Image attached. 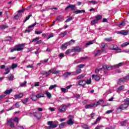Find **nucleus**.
Instances as JSON below:
<instances>
[{
  "mask_svg": "<svg viewBox=\"0 0 129 129\" xmlns=\"http://www.w3.org/2000/svg\"><path fill=\"white\" fill-rule=\"evenodd\" d=\"M39 37H36L35 38H34L32 40V42H37V41H39Z\"/></svg>",
  "mask_w": 129,
  "mask_h": 129,
  "instance_id": "338daca9",
  "label": "nucleus"
},
{
  "mask_svg": "<svg viewBox=\"0 0 129 129\" xmlns=\"http://www.w3.org/2000/svg\"><path fill=\"white\" fill-rule=\"evenodd\" d=\"M71 72H66V73H64L63 75V76L64 78H68L69 76H71Z\"/></svg>",
  "mask_w": 129,
  "mask_h": 129,
  "instance_id": "6ab92c4d",
  "label": "nucleus"
},
{
  "mask_svg": "<svg viewBox=\"0 0 129 129\" xmlns=\"http://www.w3.org/2000/svg\"><path fill=\"white\" fill-rule=\"evenodd\" d=\"M27 84V82L25 81L23 83L20 84L21 87H23V86H26V85Z\"/></svg>",
  "mask_w": 129,
  "mask_h": 129,
  "instance_id": "052dcab7",
  "label": "nucleus"
},
{
  "mask_svg": "<svg viewBox=\"0 0 129 129\" xmlns=\"http://www.w3.org/2000/svg\"><path fill=\"white\" fill-rule=\"evenodd\" d=\"M117 34H120L121 35H123L124 36H126L127 34H128V30H120L118 31Z\"/></svg>",
  "mask_w": 129,
  "mask_h": 129,
  "instance_id": "1a4fd4ad",
  "label": "nucleus"
},
{
  "mask_svg": "<svg viewBox=\"0 0 129 129\" xmlns=\"http://www.w3.org/2000/svg\"><path fill=\"white\" fill-rule=\"evenodd\" d=\"M81 127L83 128H85V129H89V127H88V125H87V124H84V125H82Z\"/></svg>",
  "mask_w": 129,
  "mask_h": 129,
  "instance_id": "49530a36",
  "label": "nucleus"
},
{
  "mask_svg": "<svg viewBox=\"0 0 129 129\" xmlns=\"http://www.w3.org/2000/svg\"><path fill=\"white\" fill-rule=\"evenodd\" d=\"M29 114L30 116H34V117H36L37 119H40L41 117H42V114H40V112H29Z\"/></svg>",
  "mask_w": 129,
  "mask_h": 129,
  "instance_id": "7ed1b4c3",
  "label": "nucleus"
},
{
  "mask_svg": "<svg viewBox=\"0 0 129 129\" xmlns=\"http://www.w3.org/2000/svg\"><path fill=\"white\" fill-rule=\"evenodd\" d=\"M18 67V64L17 63H13L11 67L12 69H15Z\"/></svg>",
  "mask_w": 129,
  "mask_h": 129,
  "instance_id": "09e8293b",
  "label": "nucleus"
},
{
  "mask_svg": "<svg viewBox=\"0 0 129 129\" xmlns=\"http://www.w3.org/2000/svg\"><path fill=\"white\" fill-rule=\"evenodd\" d=\"M126 124H127V120L123 121L120 122V125L121 126H123V125H126Z\"/></svg>",
  "mask_w": 129,
  "mask_h": 129,
  "instance_id": "473e14b6",
  "label": "nucleus"
},
{
  "mask_svg": "<svg viewBox=\"0 0 129 129\" xmlns=\"http://www.w3.org/2000/svg\"><path fill=\"white\" fill-rule=\"evenodd\" d=\"M10 70H11V69H10V68H7L5 69V71L6 72L4 73V75H7V74H9V73H10Z\"/></svg>",
  "mask_w": 129,
  "mask_h": 129,
  "instance_id": "c85d7f7f",
  "label": "nucleus"
},
{
  "mask_svg": "<svg viewBox=\"0 0 129 129\" xmlns=\"http://www.w3.org/2000/svg\"><path fill=\"white\" fill-rule=\"evenodd\" d=\"M64 20V16H57L56 17V19H55V21H63Z\"/></svg>",
  "mask_w": 129,
  "mask_h": 129,
  "instance_id": "a211bd4d",
  "label": "nucleus"
},
{
  "mask_svg": "<svg viewBox=\"0 0 129 129\" xmlns=\"http://www.w3.org/2000/svg\"><path fill=\"white\" fill-rule=\"evenodd\" d=\"M35 25H37V23L36 22L33 24L28 26V28L25 30V33H30V32H32L33 29H32L31 28H34Z\"/></svg>",
  "mask_w": 129,
  "mask_h": 129,
  "instance_id": "0eeeda50",
  "label": "nucleus"
},
{
  "mask_svg": "<svg viewBox=\"0 0 129 129\" xmlns=\"http://www.w3.org/2000/svg\"><path fill=\"white\" fill-rule=\"evenodd\" d=\"M97 23H98V21L97 20H96V19L93 20L91 21V25L92 26H93V25H95V24H97Z\"/></svg>",
  "mask_w": 129,
  "mask_h": 129,
  "instance_id": "f704fd0d",
  "label": "nucleus"
},
{
  "mask_svg": "<svg viewBox=\"0 0 129 129\" xmlns=\"http://www.w3.org/2000/svg\"><path fill=\"white\" fill-rule=\"evenodd\" d=\"M67 124V122H62L61 124L59 125V127L60 128H62V127H63V126H65Z\"/></svg>",
  "mask_w": 129,
  "mask_h": 129,
  "instance_id": "72a5a7b5",
  "label": "nucleus"
},
{
  "mask_svg": "<svg viewBox=\"0 0 129 129\" xmlns=\"http://www.w3.org/2000/svg\"><path fill=\"white\" fill-rule=\"evenodd\" d=\"M69 45V43H68V42H67L66 43L62 44L61 48L62 50H66V49H67V47H68Z\"/></svg>",
  "mask_w": 129,
  "mask_h": 129,
  "instance_id": "f3484780",
  "label": "nucleus"
},
{
  "mask_svg": "<svg viewBox=\"0 0 129 129\" xmlns=\"http://www.w3.org/2000/svg\"><path fill=\"white\" fill-rule=\"evenodd\" d=\"M9 26L8 25H3L0 27L1 30H5V29H8Z\"/></svg>",
  "mask_w": 129,
  "mask_h": 129,
  "instance_id": "a878e982",
  "label": "nucleus"
},
{
  "mask_svg": "<svg viewBox=\"0 0 129 129\" xmlns=\"http://www.w3.org/2000/svg\"><path fill=\"white\" fill-rule=\"evenodd\" d=\"M85 66V64H79L77 66V68H79V69H81V68H83Z\"/></svg>",
  "mask_w": 129,
  "mask_h": 129,
  "instance_id": "79ce46f5",
  "label": "nucleus"
},
{
  "mask_svg": "<svg viewBox=\"0 0 129 129\" xmlns=\"http://www.w3.org/2000/svg\"><path fill=\"white\" fill-rule=\"evenodd\" d=\"M60 90L62 91V92H63V93H66V90H67L66 88H61Z\"/></svg>",
  "mask_w": 129,
  "mask_h": 129,
  "instance_id": "0e129e2a",
  "label": "nucleus"
},
{
  "mask_svg": "<svg viewBox=\"0 0 129 129\" xmlns=\"http://www.w3.org/2000/svg\"><path fill=\"white\" fill-rule=\"evenodd\" d=\"M13 92V89H10V90H6L5 92H4V94H11V93H12V92Z\"/></svg>",
  "mask_w": 129,
  "mask_h": 129,
  "instance_id": "4be33fe9",
  "label": "nucleus"
},
{
  "mask_svg": "<svg viewBox=\"0 0 129 129\" xmlns=\"http://www.w3.org/2000/svg\"><path fill=\"white\" fill-rule=\"evenodd\" d=\"M78 85H80V86H82V87H84L85 85H86V81L84 80H81L79 81L78 83Z\"/></svg>",
  "mask_w": 129,
  "mask_h": 129,
  "instance_id": "9b49d317",
  "label": "nucleus"
},
{
  "mask_svg": "<svg viewBox=\"0 0 129 129\" xmlns=\"http://www.w3.org/2000/svg\"><path fill=\"white\" fill-rule=\"evenodd\" d=\"M124 89V86L122 85V86H120L119 88H117V91L119 92V91H121V90H122V89Z\"/></svg>",
  "mask_w": 129,
  "mask_h": 129,
  "instance_id": "c9c22d12",
  "label": "nucleus"
},
{
  "mask_svg": "<svg viewBox=\"0 0 129 129\" xmlns=\"http://www.w3.org/2000/svg\"><path fill=\"white\" fill-rule=\"evenodd\" d=\"M56 87H57V85H51L49 87V90H52V89H54Z\"/></svg>",
  "mask_w": 129,
  "mask_h": 129,
  "instance_id": "58836bf2",
  "label": "nucleus"
},
{
  "mask_svg": "<svg viewBox=\"0 0 129 129\" xmlns=\"http://www.w3.org/2000/svg\"><path fill=\"white\" fill-rule=\"evenodd\" d=\"M104 101L103 99L99 100L96 103H94L91 104L86 105L85 107V108H86V109H88V108H92L93 107H96V106L100 105L101 102L103 103Z\"/></svg>",
  "mask_w": 129,
  "mask_h": 129,
  "instance_id": "f257e3e1",
  "label": "nucleus"
},
{
  "mask_svg": "<svg viewBox=\"0 0 129 129\" xmlns=\"http://www.w3.org/2000/svg\"><path fill=\"white\" fill-rule=\"evenodd\" d=\"M59 73H60V71H55V69H54L52 74H59Z\"/></svg>",
  "mask_w": 129,
  "mask_h": 129,
  "instance_id": "6e6d98bb",
  "label": "nucleus"
},
{
  "mask_svg": "<svg viewBox=\"0 0 129 129\" xmlns=\"http://www.w3.org/2000/svg\"><path fill=\"white\" fill-rule=\"evenodd\" d=\"M86 84H91V79H87L86 81Z\"/></svg>",
  "mask_w": 129,
  "mask_h": 129,
  "instance_id": "8fccbe9b",
  "label": "nucleus"
},
{
  "mask_svg": "<svg viewBox=\"0 0 129 129\" xmlns=\"http://www.w3.org/2000/svg\"><path fill=\"white\" fill-rule=\"evenodd\" d=\"M101 54V51L100 50H98L96 51V52H95V56H99Z\"/></svg>",
  "mask_w": 129,
  "mask_h": 129,
  "instance_id": "ea45409f",
  "label": "nucleus"
},
{
  "mask_svg": "<svg viewBox=\"0 0 129 129\" xmlns=\"http://www.w3.org/2000/svg\"><path fill=\"white\" fill-rule=\"evenodd\" d=\"M43 33V31H35V34L36 35H40V34H42Z\"/></svg>",
  "mask_w": 129,
  "mask_h": 129,
  "instance_id": "69168bd1",
  "label": "nucleus"
},
{
  "mask_svg": "<svg viewBox=\"0 0 129 129\" xmlns=\"http://www.w3.org/2000/svg\"><path fill=\"white\" fill-rule=\"evenodd\" d=\"M75 8H76V6L75 5H69L68 7L66 8L65 10L67 11L68 9H71L72 11H74V10H75Z\"/></svg>",
  "mask_w": 129,
  "mask_h": 129,
  "instance_id": "f8f14e48",
  "label": "nucleus"
},
{
  "mask_svg": "<svg viewBox=\"0 0 129 129\" xmlns=\"http://www.w3.org/2000/svg\"><path fill=\"white\" fill-rule=\"evenodd\" d=\"M85 77V74H82L76 77L77 80H79V79H83V78H84Z\"/></svg>",
  "mask_w": 129,
  "mask_h": 129,
  "instance_id": "2eb2a0df",
  "label": "nucleus"
},
{
  "mask_svg": "<svg viewBox=\"0 0 129 129\" xmlns=\"http://www.w3.org/2000/svg\"><path fill=\"white\" fill-rule=\"evenodd\" d=\"M101 48L102 50H103V49H104V48H105V43H101Z\"/></svg>",
  "mask_w": 129,
  "mask_h": 129,
  "instance_id": "bf43d9fd",
  "label": "nucleus"
},
{
  "mask_svg": "<svg viewBox=\"0 0 129 129\" xmlns=\"http://www.w3.org/2000/svg\"><path fill=\"white\" fill-rule=\"evenodd\" d=\"M90 3L91 4H93V5H97L98 4V2H97L96 1H90Z\"/></svg>",
  "mask_w": 129,
  "mask_h": 129,
  "instance_id": "13d9d810",
  "label": "nucleus"
},
{
  "mask_svg": "<svg viewBox=\"0 0 129 129\" xmlns=\"http://www.w3.org/2000/svg\"><path fill=\"white\" fill-rule=\"evenodd\" d=\"M23 96H24V94H23V93H20L18 95H15L14 96V97H15V98H16V99H18V98H22V97H23Z\"/></svg>",
  "mask_w": 129,
  "mask_h": 129,
  "instance_id": "5701e85b",
  "label": "nucleus"
},
{
  "mask_svg": "<svg viewBox=\"0 0 129 129\" xmlns=\"http://www.w3.org/2000/svg\"><path fill=\"white\" fill-rule=\"evenodd\" d=\"M124 78H125V80H126H126H129V74L124 77Z\"/></svg>",
  "mask_w": 129,
  "mask_h": 129,
  "instance_id": "774afa93",
  "label": "nucleus"
},
{
  "mask_svg": "<svg viewBox=\"0 0 129 129\" xmlns=\"http://www.w3.org/2000/svg\"><path fill=\"white\" fill-rule=\"evenodd\" d=\"M123 62H120L117 64L115 65V67L116 68H118V67H120V66H122V65H123Z\"/></svg>",
  "mask_w": 129,
  "mask_h": 129,
  "instance_id": "c03bdc74",
  "label": "nucleus"
},
{
  "mask_svg": "<svg viewBox=\"0 0 129 129\" xmlns=\"http://www.w3.org/2000/svg\"><path fill=\"white\" fill-rule=\"evenodd\" d=\"M125 81H126L124 78H121L118 80V84L120 85V84H121L122 83H124V82H125Z\"/></svg>",
  "mask_w": 129,
  "mask_h": 129,
  "instance_id": "4468645a",
  "label": "nucleus"
},
{
  "mask_svg": "<svg viewBox=\"0 0 129 129\" xmlns=\"http://www.w3.org/2000/svg\"><path fill=\"white\" fill-rule=\"evenodd\" d=\"M24 46H25V44L24 43L15 45L17 51H22V50H24Z\"/></svg>",
  "mask_w": 129,
  "mask_h": 129,
  "instance_id": "423d86ee",
  "label": "nucleus"
},
{
  "mask_svg": "<svg viewBox=\"0 0 129 129\" xmlns=\"http://www.w3.org/2000/svg\"><path fill=\"white\" fill-rule=\"evenodd\" d=\"M67 35V32L66 31H64L63 33H61L59 34V36L60 38H63V37H65Z\"/></svg>",
  "mask_w": 129,
  "mask_h": 129,
  "instance_id": "2f4dec72",
  "label": "nucleus"
},
{
  "mask_svg": "<svg viewBox=\"0 0 129 129\" xmlns=\"http://www.w3.org/2000/svg\"><path fill=\"white\" fill-rule=\"evenodd\" d=\"M22 103H23V104H26V103H27V102H28V101H29V98H25L23 100H22Z\"/></svg>",
  "mask_w": 129,
  "mask_h": 129,
  "instance_id": "4c0bfd02",
  "label": "nucleus"
},
{
  "mask_svg": "<svg viewBox=\"0 0 129 129\" xmlns=\"http://www.w3.org/2000/svg\"><path fill=\"white\" fill-rule=\"evenodd\" d=\"M15 51H17V48L16 47V46H15L14 48L11 49L10 52L13 53V52H15Z\"/></svg>",
  "mask_w": 129,
  "mask_h": 129,
  "instance_id": "e2e57ef3",
  "label": "nucleus"
},
{
  "mask_svg": "<svg viewBox=\"0 0 129 129\" xmlns=\"http://www.w3.org/2000/svg\"><path fill=\"white\" fill-rule=\"evenodd\" d=\"M69 106H70V104H69L68 105L62 104L58 107V109L59 112H65Z\"/></svg>",
  "mask_w": 129,
  "mask_h": 129,
  "instance_id": "f03ea898",
  "label": "nucleus"
},
{
  "mask_svg": "<svg viewBox=\"0 0 129 129\" xmlns=\"http://www.w3.org/2000/svg\"><path fill=\"white\" fill-rule=\"evenodd\" d=\"M54 37V33H51L48 37H47V40H49L50 38H53Z\"/></svg>",
  "mask_w": 129,
  "mask_h": 129,
  "instance_id": "5fc2aeb1",
  "label": "nucleus"
},
{
  "mask_svg": "<svg viewBox=\"0 0 129 129\" xmlns=\"http://www.w3.org/2000/svg\"><path fill=\"white\" fill-rule=\"evenodd\" d=\"M15 51H17V48L16 47V46H15L14 48L11 49L10 52L13 53V52H15Z\"/></svg>",
  "mask_w": 129,
  "mask_h": 129,
  "instance_id": "680f3d73",
  "label": "nucleus"
},
{
  "mask_svg": "<svg viewBox=\"0 0 129 129\" xmlns=\"http://www.w3.org/2000/svg\"><path fill=\"white\" fill-rule=\"evenodd\" d=\"M85 13V10H77L75 12H74V14H76V15L78 14H81V13Z\"/></svg>",
  "mask_w": 129,
  "mask_h": 129,
  "instance_id": "393cba45",
  "label": "nucleus"
},
{
  "mask_svg": "<svg viewBox=\"0 0 129 129\" xmlns=\"http://www.w3.org/2000/svg\"><path fill=\"white\" fill-rule=\"evenodd\" d=\"M7 125H9L10 127H15V124L13 122V118L7 121Z\"/></svg>",
  "mask_w": 129,
  "mask_h": 129,
  "instance_id": "6e6552de",
  "label": "nucleus"
},
{
  "mask_svg": "<svg viewBox=\"0 0 129 129\" xmlns=\"http://www.w3.org/2000/svg\"><path fill=\"white\" fill-rule=\"evenodd\" d=\"M35 96H36V98H37V99H39V98L44 97V94L43 93H38Z\"/></svg>",
  "mask_w": 129,
  "mask_h": 129,
  "instance_id": "412c9836",
  "label": "nucleus"
},
{
  "mask_svg": "<svg viewBox=\"0 0 129 129\" xmlns=\"http://www.w3.org/2000/svg\"><path fill=\"white\" fill-rule=\"evenodd\" d=\"M19 17H22V13H19L17 15L15 16V18L16 20H18L19 19Z\"/></svg>",
  "mask_w": 129,
  "mask_h": 129,
  "instance_id": "a19ab883",
  "label": "nucleus"
},
{
  "mask_svg": "<svg viewBox=\"0 0 129 129\" xmlns=\"http://www.w3.org/2000/svg\"><path fill=\"white\" fill-rule=\"evenodd\" d=\"M32 14L28 15V16L26 17V19L24 20V23H26V21H28V20H29V19H30V18H31V17H32Z\"/></svg>",
  "mask_w": 129,
  "mask_h": 129,
  "instance_id": "3c124183",
  "label": "nucleus"
},
{
  "mask_svg": "<svg viewBox=\"0 0 129 129\" xmlns=\"http://www.w3.org/2000/svg\"><path fill=\"white\" fill-rule=\"evenodd\" d=\"M81 61L79 59H77L74 61L73 64H78L79 63H81Z\"/></svg>",
  "mask_w": 129,
  "mask_h": 129,
  "instance_id": "4d7b16f0",
  "label": "nucleus"
},
{
  "mask_svg": "<svg viewBox=\"0 0 129 129\" xmlns=\"http://www.w3.org/2000/svg\"><path fill=\"white\" fill-rule=\"evenodd\" d=\"M93 43V41H89L88 43L86 44V46H89L90 45H92Z\"/></svg>",
  "mask_w": 129,
  "mask_h": 129,
  "instance_id": "864d4df0",
  "label": "nucleus"
},
{
  "mask_svg": "<svg viewBox=\"0 0 129 129\" xmlns=\"http://www.w3.org/2000/svg\"><path fill=\"white\" fill-rule=\"evenodd\" d=\"M45 93L46 95V96L48 97V98H51L52 97V95H51V93L48 92V91H45Z\"/></svg>",
  "mask_w": 129,
  "mask_h": 129,
  "instance_id": "cd10ccee",
  "label": "nucleus"
},
{
  "mask_svg": "<svg viewBox=\"0 0 129 129\" xmlns=\"http://www.w3.org/2000/svg\"><path fill=\"white\" fill-rule=\"evenodd\" d=\"M8 80L9 81H13L14 80V76L13 75H11L8 77H7Z\"/></svg>",
  "mask_w": 129,
  "mask_h": 129,
  "instance_id": "c756f323",
  "label": "nucleus"
},
{
  "mask_svg": "<svg viewBox=\"0 0 129 129\" xmlns=\"http://www.w3.org/2000/svg\"><path fill=\"white\" fill-rule=\"evenodd\" d=\"M96 21L98 22L100 20H101L102 19V16L101 15H97L95 17Z\"/></svg>",
  "mask_w": 129,
  "mask_h": 129,
  "instance_id": "bb28decb",
  "label": "nucleus"
},
{
  "mask_svg": "<svg viewBox=\"0 0 129 129\" xmlns=\"http://www.w3.org/2000/svg\"><path fill=\"white\" fill-rule=\"evenodd\" d=\"M92 79H94V80H95L96 81H99L100 80V77L98 75H93L92 76Z\"/></svg>",
  "mask_w": 129,
  "mask_h": 129,
  "instance_id": "ddd939ff",
  "label": "nucleus"
},
{
  "mask_svg": "<svg viewBox=\"0 0 129 129\" xmlns=\"http://www.w3.org/2000/svg\"><path fill=\"white\" fill-rule=\"evenodd\" d=\"M73 52V49H68L66 51V54H67V55H68V54H70V53Z\"/></svg>",
  "mask_w": 129,
  "mask_h": 129,
  "instance_id": "37998d69",
  "label": "nucleus"
},
{
  "mask_svg": "<svg viewBox=\"0 0 129 129\" xmlns=\"http://www.w3.org/2000/svg\"><path fill=\"white\" fill-rule=\"evenodd\" d=\"M13 120L16 122H17V123H19V118L18 117H15L14 119H13Z\"/></svg>",
  "mask_w": 129,
  "mask_h": 129,
  "instance_id": "603ef678",
  "label": "nucleus"
},
{
  "mask_svg": "<svg viewBox=\"0 0 129 129\" xmlns=\"http://www.w3.org/2000/svg\"><path fill=\"white\" fill-rule=\"evenodd\" d=\"M100 119H101V116L98 117V118H97L95 122L92 123V124L93 125H95V124H97V122H99V121H100Z\"/></svg>",
  "mask_w": 129,
  "mask_h": 129,
  "instance_id": "dca6fc26",
  "label": "nucleus"
},
{
  "mask_svg": "<svg viewBox=\"0 0 129 129\" xmlns=\"http://www.w3.org/2000/svg\"><path fill=\"white\" fill-rule=\"evenodd\" d=\"M68 118L69 119L67 122V124L69 125H72L73 124H74V121L72 120V118H73V116L69 115Z\"/></svg>",
  "mask_w": 129,
  "mask_h": 129,
  "instance_id": "39448f33",
  "label": "nucleus"
},
{
  "mask_svg": "<svg viewBox=\"0 0 129 129\" xmlns=\"http://www.w3.org/2000/svg\"><path fill=\"white\" fill-rule=\"evenodd\" d=\"M54 72V69H52L51 70H49L48 72H44L43 74V75H45V77H48L49 75L51 74L52 72Z\"/></svg>",
  "mask_w": 129,
  "mask_h": 129,
  "instance_id": "9d476101",
  "label": "nucleus"
},
{
  "mask_svg": "<svg viewBox=\"0 0 129 129\" xmlns=\"http://www.w3.org/2000/svg\"><path fill=\"white\" fill-rule=\"evenodd\" d=\"M124 26H125V22L122 21L121 23L118 24V27H119V28H123Z\"/></svg>",
  "mask_w": 129,
  "mask_h": 129,
  "instance_id": "b1692460",
  "label": "nucleus"
},
{
  "mask_svg": "<svg viewBox=\"0 0 129 129\" xmlns=\"http://www.w3.org/2000/svg\"><path fill=\"white\" fill-rule=\"evenodd\" d=\"M105 41H106V42H112V37H110L109 38H105Z\"/></svg>",
  "mask_w": 129,
  "mask_h": 129,
  "instance_id": "a18cd8bd",
  "label": "nucleus"
},
{
  "mask_svg": "<svg viewBox=\"0 0 129 129\" xmlns=\"http://www.w3.org/2000/svg\"><path fill=\"white\" fill-rule=\"evenodd\" d=\"M47 124L48 126V128H55V127H57V125L56 123H53V121H49L47 122Z\"/></svg>",
  "mask_w": 129,
  "mask_h": 129,
  "instance_id": "20e7f679",
  "label": "nucleus"
},
{
  "mask_svg": "<svg viewBox=\"0 0 129 129\" xmlns=\"http://www.w3.org/2000/svg\"><path fill=\"white\" fill-rule=\"evenodd\" d=\"M112 50H115V51H121V49L120 48H118L117 46H113V48H112Z\"/></svg>",
  "mask_w": 129,
  "mask_h": 129,
  "instance_id": "7c9ffc66",
  "label": "nucleus"
},
{
  "mask_svg": "<svg viewBox=\"0 0 129 129\" xmlns=\"http://www.w3.org/2000/svg\"><path fill=\"white\" fill-rule=\"evenodd\" d=\"M128 45H129V41H127V42L122 43L121 45V47H126V46H127Z\"/></svg>",
  "mask_w": 129,
  "mask_h": 129,
  "instance_id": "e433bc0d",
  "label": "nucleus"
},
{
  "mask_svg": "<svg viewBox=\"0 0 129 129\" xmlns=\"http://www.w3.org/2000/svg\"><path fill=\"white\" fill-rule=\"evenodd\" d=\"M82 72V71L81 70V69H77L76 70V73L77 74H80V73Z\"/></svg>",
  "mask_w": 129,
  "mask_h": 129,
  "instance_id": "de8ad7c7",
  "label": "nucleus"
},
{
  "mask_svg": "<svg viewBox=\"0 0 129 129\" xmlns=\"http://www.w3.org/2000/svg\"><path fill=\"white\" fill-rule=\"evenodd\" d=\"M73 52H80L81 51V48L79 47H76L73 49H72Z\"/></svg>",
  "mask_w": 129,
  "mask_h": 129,
  "instance_id": "aec40b11",
  "label": "nucleus"
}]
</instances>
